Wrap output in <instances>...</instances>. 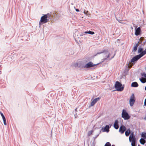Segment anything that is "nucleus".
I'll return each instance as SVG.
<instances>
[{"mask_svg":"<svg viewBox=\"0 0 146 146\" xmlns=\"http://www.w3.org/2000/svg\"><path fill=\"white\" fill-rule=\"evenodd\" d=\"M144 38L143 37H141L140 38L139 41L138 42V43H141L142 42V41L143 40Z\"/></svg>","mask_w":146,"mask_h":146,"instance_id":"5701e85b","label":"nucleus"},{"mask_svg":"<svg viewBox=\"0 0 146 146\" xmlns=\"http://www.w3.org/2000/svg\"><path fill=\"white\" fill-rule=\"evenodd\" d=\"M135 137V136L134 135V133L133 132H132V133H131L129 137H130V138H131V137Z\"/></svg>","mask_w":146,"mask_h":146,"instance_id":"cd10ccee","label":"nucleus"},{"mask_svg":"<svg viewBox=\"0 0 146 146\" xmlns=\"http://www.w3.org/2000/svg\"><path fill=\"white\" fill-rule=\"evenodd\" d=\"M117 20L118 21V22L121 23H122L120 22L121 20H118L117 19Z\"/></svg>","mask_w":146,"mask_h":146,"instance_id":"e433bc0d","label":"nucleus"},{"mask_svg":"<svg viewBox=\"0 0 146 146\" xmlns=\"http://www.w3.org/2000/svg\"><path fill=\"white\" fill-rule=\"evenodd\" d=\"M144 119L145 120H146V117H145L144 118Z\"/></svg>","mask_w":146,"mask_h":146,"instance_id":"ea45409f","label":"nucleus"},{"mask_svg":"<svg viewBox=\"0 0 146 146\" xmlns=\"http://www.w3.org/2000/svg\"><path fill=\"white\" fill-rule=\"evenodd\" d=\"M146 70V69H145Z\"/></svg>","mask_w":146,"mask_h":146,"instance_id":"a18cd8bd","label":"nucleus"},{"mask_svg":"<svg viewBox=\"0 0 146 146\" xmlns=\"http://www.w3.org/2000/svg\"><path fill=\"white\" fill-rule=\"evenodd\" d=\"M131 133V130L130 129H128L125 132V135L126 136H128Z\"/></svg>","mask_w":146,"mask_h":146,"instance_id":"4468645a","label":"nucleus"},{"mask_svg":"<svg viewBox=\"0 0 146 146\" xmlns=\"http://www.w3.org/2000/svg\"><path fill=\"white\" fill-rule=\"evenodd\" d=\"M144 104V106H146V98L145 99Z\"/></svg>","mask_w":146,"mask_h":146,"instance_id":"473e14b6","label":"nucleus"},{"mask_svg":"<svg viewBox=\"0 0 146 146\" xmlns=\"http://www.w3.org/2000/svg\"><path fill=\"white\" fill-rule=\"evenodd\" d=\"M135 98L133 94H132L130 97L129 100V104L131 106H133L135 102Z\"/></svg>","mask_w":146,"mask_h":146,"instance_id":"39448f33","label":"nucleus"},{"mask_svg":"<svg viewBox=\"0 0 146 146\" xmlns=\"http://www.w3.org/2000/svg\"><path fill=\"white\" fill-rule=\"evenodd\" d=\"M115 53L114 54V55H113V56L112 57H111V58L110 59V60L112 59V58H113L114 57V56L115 55Z\"/></svg>","mask_w":146,"mask_h":146,"instance_id":"f704fd0d","label":"nucleus"},{"mask_svg":"<svg viewBox=\"0 0 146 146\" xmlns=\"http://www.w3.org/2000/svg\"><path fill=\"white\" fill-rule=\"evenodd\" d=\"M141 136L143 137V138L144 139H146V133H142Z\"/></svg>","mask_w":146,"mask_h":146,"instance_id":"412c9836","label":"nucleus"},{"mask_svg":"<svg viewBox=\"0 0 146 146\" xmlns=\"http://www.w3.org/2000/svg\"><path fill=\"white\" fill-rule=\"evenodd\" d=\"M104 146H111V144L109 142H107Z\"/></svg>","mask_w":146,"mask_h":146,"instance_id":"a878e982","label":"nucleus"},{"mask_svg":"<svg viewBox=\"0 0 146 146\" xmlns=\"http://www.w3.org/2000/svg\"><path fill=\"white\" fill-rule=\"evenodd\" d=\"M114 127L116 129H117L119 128V125L118 124V121L117 120H116L115 121L114 124Z\"/></svg>","mask_w":146,"mask_h":146,"instance_id":"f8f14e48","label":"nucleus"},{"mask_svg":"<svg viewBox=\"0 0 146 146\" xmlns=\"http://www.w3.org/2000/svg\"><path fill=\"white\" fill-rule=\"evenodd\" d=\"M131 86L132 87H137L138 86V84L137 82H134L131 83Z\"/></svg>","mask_w":146,"mask_h":146,"instance_id":"ddd939ff","label":"nucleus"},{"mask_svg":"<svg viewBox=\"0 0 146 146\" xmlns=\"http://www.w3.org/2000/svg\"><path fill=\"white\" fill-rule=\"evenodd\" d=\"M146 54V48L145 49L144 51H143V52L140 53L139 54L142 57Z\"/></svg>","mask_w":146,"mask_h":146,"instance_id":"a211bd4d","label":"nucleus"},{"mask_svg":"<svg viewBox=\"0 0 146 146\" xmlns=\"http://www.w3.org/2000/svg\"><path fill=\"white\" fill-rule=\"evenodd\" d=\"M145 90L146 91V86L145 88Z\"/></svg>","mask_w":146,"mask_h":146,"instance_id":"a19ab883","label":"nucleus"},{"mask_svg":"<svg viewBox=\"0 0 146 146\" xmlns=\"http://www.w3.org/2000/svg\"><path fill=\"white\" fill-rule=\"evenodd\" d=\"M3 123H4V125H7V123H6V119L5 118L4 119H3Z\"/></svg>","mask_w":146,"mask_h":146,"instance_id":"c85d7f7f","label":"nucleus"},{"mask_svg":"<svg viewBox=\"0 0 146 146\" xmlns=\"http://www.w3.org/2000/svg\"><path fill=\"white\" fill-rule=\"evenodd\" d=\"M135 143H133V144H132V143H131V146H135Z\"/></svg>","mask_w":146,"mask_h":146,"instance_id":"7c9ffc66","label":"nucleus"},{"mask_svg":"<svg viewBox=\"0 0 146 146\" xmlns=\"http://www.w3.org/2000/svg\"><path fill=\"white\" fill-rule=\"evenodd\" d=\"M0 113L1 116H2L3 119L5 118L3 113L1 111H0Z\"/></svg>","mask_w":146,"mask_h":146,"instance_id":"393cba45","label":"nucleus"},{"mask_svg":"<svg viewBox=\"0 0 146 146\" xmlns=\"http://www.w3.org/2000/svg\"><path fill=\"white\" fill-rule=\"evenodd\" d=\"M126 130L125 127L124 125L121 126L119 128V132L122 134Z\"/></svg>","mask_w":146,"mask_h":146,"instance_id":"1a4fd4ad","label":"nucleus"},{"mask_svg":"<svg viewBox=\"0 0 146 146\" xmlns=\"http://www.w3.org/2000/svg\"><path fill=\"white\" fill-rule=\"evenodd\" d=\"M96 102L93 100L91 102L90 105L89 106L88 108H90L91 106H93L96 103Z\"/></svg>","mask_w":146,"mask_h":146,"instance_id":"f3484780","label":"nucleus"},{"mask_svg":"<svg viewBox=\"0 0 146 146\" xmlns=\"http://www.w3.org/2000/svg\"><path fill=\"white\" fill-rule=\"evenodd\" d=\"M145 42H146V40H145V42H144L143 43V44H144L145 43Z\"/></svg>","mask_w":146,"mask_h":146,"instance_id":"58836bf2","label":"nucleus"},{"mask_svg":"<svg viewBox=\"0 0 146 146\" xmlns=\"http://www.w3.org/2000/svg\"><path fill=\"white\" fill-rule=\"evenodd\" d=\"M129 141L130 142H131V143H136V139L135 137H129Z\"/></svg>","mask_w":146,"mask_h":146,"instance_id":"9d476101","label":"nucleus"},{"mask_svg":"<svg viewBox=\"0 0 146 146\" xmlns=\"http://www.w3.org/2000/svg\"><path fill=\"white\" fill-rule=\"evenodd\" d=\"M110 127L109 125H107L104 128L103 127H102L101 129V130L102 132H108L109 131V129Z\"/></svg>","mask_w":146,"mask_h":146,"instance_id":"6e6552de","label":"nucleus"},{"mask_svg":"<svg viewBox=\"0 0 146 146\" xmlns=\"http://www.w3.org/2000/svg\"><path fill=\"white\" fill-rule=\"evenodd\" d=\"M51 17V15L48 13L45 15L43 16H42L40 20L39 23V27L40 28L41 25L43 23L47 22L48 20V19H50Z\"/></svg>","mask_w":146,"mask_h":146,"instance_id":"f257e3e1","label":"nucleus"},{"mask_svg":"<svg viewBox=\"0 0 146 146\" xmlns=\"http://www.w3.org/2000/svg\"><path fill=\"white\" fill-rule=\"evenodd\" d=\"M142 76H144L145 77H146V74L145 73H143Z\"/></svg>","mask_w":146,"mask_h":146,"instance_id":"c756f323","label":"nucleus"},{"mask_svg":"<svg viewBox=\"0 0 146 146\" xmlns=\"http://www.w3.org/2000/svg\"><path fill=\"white\" fill-rule=\"evenodd\" d=\"M93 131V130H91L90 131H89L88 133V135L89 136L92 134Z\"/></svg>","mask_w":146,"mask_h":146,"instance_id":"b1692460","label":"nucleus"},{"mask_svg":"<svg viewBox=\"0 0 146 146\" xmlns=\"http://www.w3.org/2000/svg\"><path fill=\"white\" fill-rule=\"evenodd\" d=\"M141 57V56L139 54V55H136L132 58L131 60V62L133 63V62L137 61Z\"/></svg>","mask_w":146,"mask_h":146,"instance_id":"0eeeda50","label":"nucleus"},{"mask_svg":"<svg viewBox=\"0 0 146 146\" xmlns=\"http://www.w3.org/2000/svg\"><path fill=\"white\" fill-rule=\"evenodd\" d=\"M121 117L124 119V120H128L130 118L129 115L127 112L126 110H122Z\"/></svg>","mask_w":146,"mask_h":146,"instance_id":"20e7f679","label":"nucleus"},{"mask_svg":"<svg viewBox=\"0 0 146 146\" xmlns=\"http://www.w3.org/2000/svg\"><path fill=\"white\" fill-rule=\"evenodd\" d=\"M74 116H75V118H77V114H75L74 115Z\"/></svg>","mask_w":146,"mask_h":146,"instance_id":"c9c22d12","label":"nucleus"},{"mask_svg":"<svg viewBox=\"0 0 146 146\" xmlns=\"http://www.w3.org/2000/svg\"><path fill=\"white\" fill-rule=\"evenodd\" d=\"M84 13H85V14H86V13L85 12V11H84Z\"/></svg>","mask_w":146,"mask_h":146,"instance_id":"79ce46f5","label":"nucleus"},{"mask_svg":"<svg viewBox=\"0 0 146 146\" xmlns=\"http://www.w3.org/2000/svg\"><path fill=\"white\" fill-rule=\"evenodd\" d=\"M100 99V98H95L94 100V101H95L96 102L98 101Z\"/></svg>","mask_w":146,"mask_h":146,"instance_id":"bb28decb","label":"nucleus"},{"mask_svg":"<svg viewBox=\"0 0 146 146\" xmlns=\"http://www.w3.org/2000/svg\"><path fill=\"white\" fill-rule=\"evenodd\" d=\"M141 29L140 27H138L135 30V34L136 36L139 35L140 33Z\"/></svg>","mask_w":146,"mask_h":146,"instance_id":"9b49d317","label":"nucleus"},{"mask_svg":"<svg viewBox=\"0 0 146 146\" xmlns=\"http://www.w3.org/2000/svg\"><path fill=\"white\" fill-rule=\"evenodd\" d=\"M76 11L77 12H79V10L78 9H75Z\"/></svg>","mask_w":146,"mask_h":146,"instance_id":"72a5a7b5","label":"nucleus"},{"mask_svg":"<svg viewBox=\"0 0 146 146\" xmlns=\"http://www.w3.org/2000/svg\"><path fill=\"white\" fill-rule=\"evenodd\" d=\"M138 146H140V145H138Z\"/></svg>","mask_w":146,"mask_h":146,"instance_id":"c03bdc74","label":"nucleus"},{"mask_svg":"<svg viewBox=\"0 0 146 146\" xmlns=\"http://www.w3.org/2000/svg\"><path fill=\"white\" fill-rule=\"evenodd\" d=\"M84 33L86 34H89L92 35H93L94 34V32L89 31H86Z\"/></svg>","mask_w":146,"mask_h":146,"instance_id":"aec40b11","label":"nucleus"},{"mask_svg":"<svg viewBox=\"0 0 146 146\" xmlns=\"http://www.w3.org/2000/svg\"><path fill=\"white\" fill-rule=\"evenodd\" d=\"M98 64H94L92 62H90L86 64L84 66V68H89L95 66L96 65H97Z\"/></svg>","mask_w":146,"mask_h":146,"instance_id":"423d86ee","label":"nucleus"},{"mask_svg":"<svg viewBox=\"0 0 146 146\" xmlns=\"http://www.w3.org/2000/svg\"><path fill=\"white\" fill-rule=\"evenodd\" d=\"M75 112H77V108H76L75 110Z\"/></svg>","mask_w":146,"mask_h":146,"instance_id":"4c0bfd02","label":"nucleus"},{"mask_svg":"<svg viewBox=\"0 0 146 146\" xmlns=\"http://www.w3.org/2000/svg\"><path fill=\"white\" fill-rule=\"evenodd\" d=\"M145 139H143V138H141V139H140L139 141L140 143L142 144V145H144L145 143L146 142V141Z\"/></svg>","mask_w":146,"mask_h":146,"instance_id":"2eb2a0df","label":"nucleus"},{"mask_svg":"<svg viewBox=\"0 0 146 146\" xmlns=\"http://www.w3.org/2000/svg\"><path fill=\"white\" fill-rule=\"evenodd\" d=\"M138 45H139V44H138V43H137L136 44V45L134 46V48H133V52H135L136 51L137 49V47L138 46Z\"/></svg>","mask_w":146,"mask_h":146,"instance_id":"6ab92c4d","label":"nucleus"},{"mask_svg":"<svg viewBox=\"0 0 146 146\" xmlns=\"http://www.w3.org/2000/svg\"><path fill=\"white\" fill-rule=\"evenodd\" d=\"M122 84L118 81H116L115 85V87L116 90L118 91H122L124 88L123 85L122 86Z\"/></svg>","mask_w":146,"mask_h":146,"instance_id":"f03ea898","label":"nucleus"},{"mask_svg":"<svg viewBox=\"0 0 146 146\" xmlns=\"http://www.w3.org/2000/svg\"><path fill=\"white\" fill-rule=\"evenodd\" d=\"M139 80L142 83H144L146 82V78H140L139 79Z\"/></svg>","mask_w":146,"mask_h":146,"instance_id":"dca6fc26","label":"nucleus"},{"mask_svg":"<svg viewBox=\"0 0 146 146\" xmlns=\"http://www.w3.org/2000/svg\"><path fill=\"white\" fill-rule=\"evenodd\" d=\"M143 49L142 48H139L138 49V53H141L143 52Z\"/></svg>","mask_w":146,"mask_h":146,"instance_id":"4be33fe9","label":"nucleus"},{"mask_svg":"<svg viewBox=\"0 0 146 146\" xmlns=\"http://www.w3.org/2000/svg\"><path fill=\"white\" fill-rule=\"evenodd\" d=\"M111 146H115L114 145H112Z\"/></svg>","mask_w":146,"mask_h":146,"instance_id":"37998d69","label":"nucleus"},{"mask_svg":"<svg viewBox=\"0 0 146 146\" xmlns=\"http://www.w3.org/2000/svg\"><path fill=\"white\" fill-rule=\"evenodd\" d=\"M102 53H104V54L105 57V58L102 59V60H103L102 62H103L105 60H107L108 58H109L110 57V54L108 53V50H103L101 52H98L96 54V55Z\"/></svg>","mask_w":146,"mask_h":146,"instance_id":"7ed1b4c3","label":"nucleus"},{"mask_svg":"<svg viewBox=\"0 0 146 146\" xmlns=\"http://www.w3.org/2000/svg\"><path fill=\"white\" fill-rule=\"evenodd\" d=\"M78 63H75V64L74 66L75 67H76V66H78Z\"/></svg>","mask_w":146,"mask_h":146,"instance_id":"2f4dec72","label":"nucleus"}]
</instances>
